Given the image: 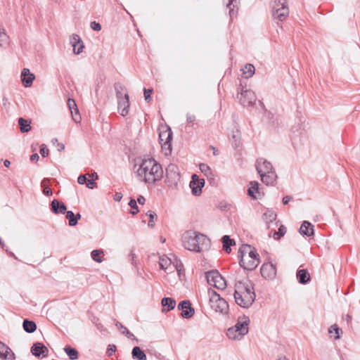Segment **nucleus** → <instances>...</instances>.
<instances>
[{
	"label": "nucleus",
	"instance_id": "1",
	"mask_svg": "<svg viewBox=\"0 0 360 360\" xmlns=\"http://www.w3.org/2000/svg\"><path fill=\"white\" fill-rule=\"evenodd\" d=\"M136 174L146 184H153L162 178L163 170L161 165L155 159L143 158L141 161Z\"/></svg>",
	"mask_w": 360,
	"mask_h": 360
},
{
	"label": "nucleus",
	"instance_id": "2",
	"mask_svg": "<svg viewBox=\"0 0 360 360\" xmlns=\"http://www.w3.org/2000/svg\"><path fill=\"white\" fill-rule=\"evenodd\" d=\"M182 244L190 251L200 252L210 248V240L202 233L188 231L182 236Z\"/></svg>",
	"mask_w": 360,
	"mask_h": 360
},
{
	"label": "nucleus",
	"instance_id": "3",
	"mask_svg": "<svg viewBox=\"0 0 360 360\" xmlns=\"http://www.w3.org/2000/svg\"><path fill=\"white\" fill-rule=\"evenodd\" d=\"M249 323L250 319L248 316H244L242 320L239 319L233 326L227 330V337L234 340H241L248 333Z\"/></svg>",
	"mask_w": 360,
	"mask_h": 360
},
{
	"label": "nucleus",
	"instance_id": "4",
	"mask_svg": "<svg viewBox=\"0 0 360 360\" xmlns=\"http://www.w3.org/2000/svg\"><path fill=\"white\" fill-rule=\"evenodd\" d=\"M259 262V255L255 248L249 251V254L245 258L240 259L239 264L245 270L253 271L257 268Z\"/></svg>",
	"mask_w": 360,
	"mask_h": 360
},
{
	"label": "nucleus",
	"instance_id": "5",
	"mask_svg": "<svg viewBox=\"0 0 360 360\" xmlns=\"http://www.w3.org/2000/svg\"><path fill=\"white\" fill-rule=\"evenodd\" d=\"M173 133L171 128L167 126V128L159 133V139L161 148L165 155H170L172 150V141Z\"/></svg>",
	"mask_w": 360,
	"mask_h": 360
},
{
	"label": "nucleus",
	"instance_id": "6",
	"mask_svg": "<svg viewBox=\"0 0 360 360\" xmlns=\"http://www.w3.org/2000/svg\"><path fill=\"white\" fill-rule=\"evenodd\" d=\"M181 179L179 169L175 164L170 163L166 168L165 182L169 187L176 188Z\"/></svg>",
	"mask_w": 360,
	"mask_h": 360
},
{
	"label": "nucleus",
	"instance_id": "7",
	"mask_svg": "<svg viewBox=\"0 0 360 360\" xmlns=\"http://www.w3.org/2000/svg\"><path fill=\"white\" fill-rule=\"evenodd\" d=\"M205 278L209 285L224 290L226 287V281L217 270H211L205 273Z\"/></svg>",
	"mask_w": 360,
	"mask_h": 360
},
{
	"label": "nucleus",
	"instance_id": "8",
	"mask_svg": "<svg viewBox=\"0 0 360 360\" xmlns=\"http://www.w3.org/2000/svg\"><path fill=\"white\" fill-rule=\"evenodd\" d=\"M238 98L240 103L243 107H253L255 104L257 98L253 91L250 89H244L240 85L238 88Z\"/></svg>",
	"mask_w": 360,
	"mask_h": 360
},
{
	"label": "nucleus",
	"instance_id": "9",
	"mask_svg": "<svg viewBox=\"0 0 360 360\" xmlns=\"http://www.w3.org/2000/svg\"><path fill=\"white\" fill-rule=\"evenodd\" d=\"M178 309L181 311V316L184 319H190L195 314V309L192 307L189 300H183L180 302L177 307Z\"/></svg>",
	"mask_w": 360,
	"mask_h": 360
},
{
	"label": "nucleus",
	"instance_id": "10",
	"mask_svg": "<svg viewBox=\"0 0 360 360\" xmlns=\"http://www.w3.org/2000/svg\"><path fill=\"white\" fill-rule=\"evenodd\" d=\"M260 273L264 278L273 280L276 276V265L271 262L264 263L260 268Z\"/></svg>",
	"mask_w": 360,
	"mask_h": 360
},
{
	"label": "nucleus",
	"instance_id": "11",
	"mask_svg": "<svg viewBox=\"0 0 360 360\" xmlns=\"http://www.w3.org/2000/svg\"><path fill=\"white\" fill-rule=\"evenodd\" d=\"M204 185L205 180L203 179H199L198 176L195 174L192 175L191 181H190V187L193 195L195 196L200 195Z\"/></svg>",
	"mask_w": 360,
	"mask_h": 360
},
{
	"label": "nucleus",
	"instance_id": "12",
	"mask_svg": "<svg viewBox=\"0 0 360 360\" xmlns=\"http://www.w3.org/2000/svg\"><path fill=\"white\" fill-rule=\"evenodd\" d=\"M211 308L217 312H219L221 314L226 315L229 313V304L224 299L220 298L214 301L210 302Z\"/></svg>",
	"mask_w": 360,
	"mask_h": 360
},
{
	"label": "nucleus",
	"instance_id": "13",
	"mask_svg": "<svg viewBox=\"0 0 360 360\" xmlns=\"http://www.w3.org/2000/svg\"><path fill=\"white\" fill-rule=\"evenodd\" d=\"M30 352L33 356L39 359L44 358L49 354V349L42 342L34 343Z\"/></svg>",
	"mask_w": 360,
	"mask_h": 360
},
{
	"label": "nucleus",
	"instance_id": "14",
	"mask_svg": "<svg viewBox=\"0 0 360 360\" xmlns=\"http://www.w3.org/2000/svg\"><path fill=\"white\" fill-rule=\"evenodd\" d=\"M259 104L264 110L263 117L266 120L267 124L271 127H278L279 125L278 116L267 110L262 101H259Z\"/></svg>",
	"mask_w": 360,
	"mask_h": 360
},
{
	"label": "nucleus",
	"instance_id": "15",
	"mask_svg": "<svg viewBox=\"0 0 360 360\" xmlns=\"http://www.w3.org/2000/svg\"><path fill=\"white\" fill-rule=\"evenodd\" d=\"M256 295H247L240 294V295L235 297V301L238 305L243 308L250 307L255 300Z\"/></svg>",
	"mask_w": 360,
	"mask_h": 360
},
{
	"label": "nucleus",
	"instance_id": "16",
	"mask_svg": "<svg viewBox=\"0 0 360 360\" xmlns=\"http://www.w3.org/2000/svg\"><path fill=\"white\" fill-rule=\"evenodd\" d=\"M255 167L258 174L266 173L274 170L271 163L262 158L257 160Z\"/></svg>",
	"mask_w": 360,
	"mask_h": 360
},
{
	"label": "nucleus",
	"instance_id": "17",
	"mask_svg": "<svg viewBox=\"0 0 360 360\" xmlns=\"http://www.w3.org/2000/svg\"><path fill=\"white\" fill-rule=\"evenodd\" d=\"M118 110L120 115L122 117H125L129 114L130 103H129V96L127 93L124 94V98L118 100Z\"/></svg>",
	"mask_w": 360,
	"mask_h": 360
},
{
	"label": "nucleus",
	"instance_id": "18",
	"mask_svg": "<svg viewBox=\"0 0 360 360\" xmlns=\"http://www.w3.org/2000/svg\"><path fill=\"white\" fill-rule=\"evenodd\" d=\"M70 42L73 47V51L75 54H79L83 51V49L84 48L83 41H82L80 37L77 34H73L71 36Z\"/></svg>",
	"mask_w": 360,
	"mask_h": 360
},
{
	"label": "nucleus",
	"instance_id": "19",
	"mask_svg": "<svg viewBox=\"0 0 360 360\" xmlns=\"http://www.w3.org/2000/svg\"><path fill=\"white\" fill-rule=\"evenodd\" d=\"M21 82L25 87L32 86L35 76L31 73L28 68H24L21 72Z\"/></svg>",
	"mask_w": 360,
	"mask_h": 360
},
{
	"label": "nucleus",
	"instance_id": "20",
	"mask_svg": "<svg viewBox=\"0 0 360 360\" xmlns=\"http://www.w3.org/2000/svg\"><path fill=\"white\" fill-rule=\"evenodd\" d=\"M68 105L71 112L72 117L74 122L76 123H79L81 121V116L75 100L72 98H69L68 100Z\"/></svg>",
	"mask_w": 360,
	"mask_h": 360
},
{
	"label": "nucleus",
	"instance_id": "21",
	"mask_svg": "<svg viewBox=\"0 0 360 360\" xmlns=\"http://www.w3.org/2000/svg\"><path fill=\"white\" fill-rule=\"evenodd\" d=\"M273 16L279 21L285 20L289 15V9L288 6H281L276 10L272 11Z\"/></svg>",
	"mask_w": 360,
	"mask_h": 360
},
{
	"label": "nucleus",
	"instance_id": "22",
	"mask_svg": "<svg viewBox=\"0 0 360 360\" xmlns=\"http://www.w3.org/2000/svg\"><path fill=\"white\" fill-rule=\"evenodd\" d=\"M51 211L53 213L58 214H65L66 213V205L61 201H59L57 199H53L51 202Z\"/></svg>",
	"mask_w": 360,
	"mask_h": 360
},
{
	"label": "nucleus",
	"instance_id": "23",
	"mask_svg": "<svg viewBox=\"0 0 360 360\" xmlns=\"http://www.w3.org/2000/svg\"><path fill=\"white\" fill-rule=\"evenodd\" d=\"M259 174L261 177L262 181L266 186L273 185L277 179L275 170Z\"/></svg>",
	"mask_w": 360,
	"mask_h": 360
},
{
	"label": "nucleus",
	"instance_id": "24",
	"mask_svg": "<svg viewBox=\"0 0 360 360\" xmlns=\"http://www.w3.org/2000/svg\"><path fill=\"white\" fill-rule=\"evenodd\" d=\"M0 358L5 360H13L14 359V354L12 350L1 342H0Z\"/></svg>",
	"mask_w": 360,
	"mask_h": 360
},
{
	"label": "nucleus",
	"instance_id": "25",
	"mask_svg": "<svg viewBox=\"0 0 360 360\" xmlns=\"http://www.w3.org/2000/svg\"><path fill=\"white\" fill-rule=\"evenodd\" d=\"M299 232L302 236H311L314 235V226L308 221H304L300 226Z\"/></svg>",
	"mask_w": 360,
	"mask_h": 360
},
{
	"label": "nucleus",
	"instance_id": "26",
	"mask_svg": "<svg viewBox=\"0 0 360 360\" xmlns=\"http://www.w3.org/2000/svg\"><path fill=\"white\" fill-rule=\"evenodd\" d=\"M297 279L301 284H307L311 280L310 274L307 269H299L296 274Z\"/></svg>",
	"mask_w": 360,
	"mask_h": 360
},
{
	"label": "nucleus",
	"instance_id": "27",
	"mask_svg": "<svg viewBox=\"0 0 360 360\" xmlns=\"http://www.w3.org/2000/svg\"><path fill=\"white\" fill-rule=\"evenodd\" d=\"M221 240L223 244V250L226 253H230L231 252V246L236 245L235 240L231 239L228 235L223 236Z\"/></svg>",
	"mask_w": 360,
	"mask_h": 360
},
{
	"label": "nucleus",
	"instance_id": "28",
	"mask_svg": "<svg viewBox=\"0 0 360 360\" xmlns=\"http://www.w3.org/2000/svg\"><path fill=\"white\" fill-rule=\"evenodd\" d=\"M162 306V311H169L172 310L176 306V301L171 297H164L161 301Z\"/></svg>",
	"mask_w": 360,
	"mask_h": 360
},
{
	"label": "nucleus",
	"instance_id": "29",
	"mask_svg": "<svg viewBox=\"0 0 360 360\" xmlns=\"http://www.w3.org/2000/svg\"><path fill=\"white\" fill-rule=\"evenodd\" d=\"M250 281H237L235 284V290H234V297L240 295V294H244V290L245 288L248 286Z\"/></svg>",
	"mask_w": 360,
	"mask_h": 360
},
{
	"label": "nucleus",
	"instance_id": "30",
	"mask_svg": "<svg viewBox=\"0 0 360 360\" xmlns=\"http://www.w3.org/2000/svg\"><path fill=\"white\" fill-rule=\"evenodd\" d=\"M115 326L120 331V333L123 335H125L129 339L134 340L136 342H138V339L134 336L133 333H131L125 326H124L120 322L116 321Z\"/></svg>",
	"mask_w": 360,
	"mask_h": 360
},
{
	"label": "nucleus",
	"instance_id": "31",
	"mask_svg": "<svg viewBox=\"0 0 360 360\" xmlns=\"http://www.w3.org/2000/svg\"><path fill=\"white\" fill-rule=\"evenodd\" d=\"M23 330L27 333H32L37 330V324L34 321L24 319L22 322Z\"/></svg>",
	"mask_w": 360,
	"mask_h": 360
},
{
	"label": "nucleus",
	"instance_id": "32",
	"mask_svg": "<svg viewBox=\"0 0 360 360\" xmlns=\"http://www.w3.org/2000/svg\"><path fill=\"white\" fill-rule=\"evenodd\" d=\"M31 121L23 117L18 118V124L22 133H27L31 130Z\"/></svg>",
	"mask_w": 360,
	"mask_h": 360
},
{
	"label": "nucleus",
	"instance_id": "33",
	"mask_svg": "<svg viewBox=\"0 0 360 360\" xmlns=\"http://www.w3.org/2000/svg\"><path fill=\"white\" fill-rule=\"evenodd\" d=\"M132 358L137 360H146L144 352L138 346L134 347L131 352Z\"/></svg>",
	"mask_w": 360,
	"mask_h": 360
},
{
	"label": "nucleus",
	"instance_id": "34",
	"mask_svg": "<svg viewBox=\"0 0 360 360\" xmlns=\"http://www.w3.org/2000/svg\"><path fill=\"white\" fill-rule=\"evenodd\" d=\"M250 187L248 189V195L253 199H257L255 191L257 193L259 191V184L256 181H252L250 182Z\"/></svg>",
	"mask_w": 360,
	"mask_h": 360
},
{
	"label": "nucleus",
	"instance_id": "35",
	"mask_svg": "<svg viewBox=\"0 0 360 360\" xmlns=\"http://www.w3.org/2000/svg\"><path fill=\"white\" fill-rule=\"evenodd\" d=\"M252 248H255L254 247H252V245H248V244H243L240 248H239V250H238V259H243L245 258V257L246 256V254L248 253V255L249 254V251L252 249Z\"/></svg>",
	"mask_w": 360,
	"mask_h": 360
},
{
	"label": "nucleus",
	"instance_id": "36",
	"mask_svg": "<svg viewBox=\"0 0 360 360\" xmlns=\"http://www.w3.org/2000/svg\"><path fill=\"white\" fill-rule=\"evenodd\" d=\"M276 213L271 210H268L263 214V219L265 221L266 224L274 221L276 219Z\"/></svg>",
	"mask_w": 360,
	"mask_h": 360
},
{
	"label": "nucleus",
	"instance_id": "37",
	"mask_svg": "<svg viewBox=\"0 0 360 360\" xmlns=\"http://www.w3.org/2000/svg\"><path fill=\"white\" fill-rule=\"evenodd\" d=\"M64 351L70 360H75L78 359L79 353L75 348L67 345L64 347Z\"/></svg>",
	"mask_w": 360,
	"mask_h": 360
},
{
	"label": "nucleus",
	"instance_id": "38",
	"mask_svg": "<svg viewBox=\"0 0 360 360\" xmlns=\"http://www.w3.org/2000/svg\"><path fill=\"white\" fill-rule=\"evenodd\" d=\"M114 87H115L116 98H117V101L123 98H124L123 91H126L125 86H123L120 82H116L114 84Z\"/></svg>",
	"mask_w": 360,
	"mask_h": 360
},
{
	"label": "nucleus",
	"instance_id": "39",
	"mask_svg": "<svg viewBox=\"0 0 360 360\" xmlns=\"http://www.w3.org/2000/svg\"><path fill=\"white\" fill-rule=\"evenodd\" d=\"M9 43V37L5 30L0 27V46L5 47Z\"/></svg>",
	"mask_w": 360,
	"mask_h": 360
},
{
	"label": "nucleus",
	"instance_id": "40",
	"mask_svg": "<svg viewBox=\"0 0 360 360\" xmlns=\"http://www.w3.org/2000/svg\"><path fill=\"white\" fill-rule=\"evenodd\" d=\"M242 70L243 74L245 75V77L250 78L255 74V68L253 65L247 63Z\"/></svg>",
	"mask_w": 360,
	"mask_h": 360
},
{
	"label": "nucleus",
	"instance_id": "41",
	"mask_svg": "<svg viewBox=\"0 0 360 360\" xmlns=\"http://www.w3.org/2000/svg\"><path fill=\"white\" fill-rule=\"evenodd\" d=\"M240 136H241L240 131L238 128L236 129V131H233L231 137L233 139L232 145L233 146V147L238 148L240 146Z\"/></svg>",
	"mask_w": 360,
	"mask_h": 360
},
{
	"label": "nucleus",
	"instance_id": "42",
	"mask_svg": "<svg viewBox=\"0 0 360 360\" xmlns=\"http://www.w3.org/2000/svg\"><path fill=\"white\" fill-rule=\"evenodd\" d=\"M49 181V179H44L41 182V186L43 189V193L46 196H50L53 194L52 190L48 185Z\"/></svg>",
	"mask_w": 360,
	"mask_h": 360
},
{
	"label": "nucleus",
	"instance_id": "43",
	"mask_svg": "<svg viewBox=\"0 0 360 360\" xmlns=\"http://www.w3.org/2000/svg\"><path fill=\"white\" fill-rule=\"evenodd\" d=\"M103 253V250H94L91 252V258L94 261L96 262H101L103 261L101 257V254Z\"/></svg>",
	"mask_w": 360,
	"mask_h": 360
},
{
	"label": "nucleus",
	"instance_id": "44",
	"mask_svg": "<svg viewBox=\"0 0 360 360\" xmlns=\"http://www.w3.org/2000/svg\"><path fill=\"white\" fill-rule=\"evenodd\" d=\"M335 333V335L334 336L335 340H339L340 338V333H342V329H340L337 324L332 325L329 329L328 333L330 334H332L333 333Z\"/></svg>",
	"mask_w": 360,
	"mask_h": 360
},
{
	"label": "nucleus",
	"instance_id": "45",
	"mask_svg": "<svg viewBox=\"0 0 360 360\" xmlns=\"http://www.w3.org/2000/svg\"><path fill=\"white\" fill-rule=\"evenodd\" d=\"M66 218L68 219V225L70 226H75L77 225V221L75 217V214L72 211H67L66 212Z\"/></svg>",
	"mask_w": 360,
	"mask_h": 360
},
{
	"label": "nucleus",
	"instance_id": "46",
	"mask_svg": "<svg viewBox=\"0 0 360 360\" xmlns=\"http://www.w3.org/2000/svg\"><path fill=\"white\" fill-rule=\"evenodd\" d=\"M200 170L202 173H203L205 176H207L208 178L210 176L212 175V170L210 167L205 163H200L199 165Z\"/></svg>",
	"mask_w": 360,
	"mask_h": 360
},
{
	"label": "nucleus",
	"instance_id": "47",
	"mask_svg": "<svg viewBox=\"0 0 360 360\" xmlns=\"http://www.w3.org/2000/svg\"><path fill=\"white\" fill-rule=\"evenodd\" d=\"M171 263V259L167 257L160 258L159 265L161 269H167L168 266H169Z\"/></svg>",
	"mask_w": 360,
	"mask_h": 360
},
{
	"label": "nucleus",
	"instance_id": "48",
	"mask_svg": "<svg viewBox=\"0 0 360 360\" xmlns=\"http://www.w3.org/2000/svg\"><path fill=\"white\" fill-rule=\"evenodd\" d=\"M286 233V227L283 225H281L278 230L274 233V238L275 240H279Z\"/></svg>",
	"mask_w": 360,
	"mask_h": 360
},
{
	"label": "nucleus",
	"instance_id": "49",
	"mask_svg": "<svg viewBox=\"0 0 360 360\" xmlns=\"http://www.w3.org/2000/svg\"><path fill=\"white\" fill-rule=\"evenodd\" d=\"M128 205L130 206V207L132 209V210L130 212V213L132 215H136L139 212V210L138 208L137 202L134 198H131Z\"/></svg>",
	"mask_w": 360,
	"mask_h": 360
},
{
	"label": "nucleus",
	"instance_id": "50",
	"mask_svg": "<svg viewBox=\"0 0 360 360\" xmlns=\"http://www.w3.org/2000/svg\"><path fill=\"white\" fill-rule=\"evenodd\" d=\"M146 215L149 217V221H148V226L150 227V228H153L155 226V218L156 219L157 218V214L155 212L153 211H151V210H149L148 211V212L146 213Z\"/></svg>",
	"mask_w": 360,
	"mask_h": 360
},
{
	"label": "nucleus",
	"instance_id": "51",
	"mask_svg": "<svg viewBox=\"0 0 360 360\" xmlns=\"http://www.w3.org/2000/svg\"><path fill=\"white\" fill-rule=\"evenodd\" d=\"M271 6L272 11L276 10L281 6H288L287 0H274Z\"/></svg>",
	"mask_w": 360,
	"mask_h": 360
},
{
	"label": "nucleus",
	"instance_id": "52",
	"mask_svg": "<svg viewBox=\"0 0 360 360\" xmlns=\"http://www.w3.org/2000/svg\"><path fill=\"white\" fill-rule=\"evenodd\" d=\"M208 295L210 297V302L214 301L216 302L217 300L221 298L219 293H217L215 290L210 288L208 290Z\"/></svg>",
	"mask_w": 360,
	"mask_h": 360
},
{
	"label": "nucleus",
	"instance_id": "53",
	"mask_svg": "<svg viewBox=\"0 0 360 360\" xmlns=\"http://www.w3.org/2000/svg\"><path fill=\"white\" fill-rule=\"evenodd\" d=\"M153 89H143L144 98L146 103H150L151 101V94L153 93Z\"/></svg>",
	"mask_w": 360,
	"mask_h": 360
},
{
	"label": "nucleus",
	"instance_id": "54",
	"mask_svg": "<svg viewBox=\"0 0 360 360\" xmlns=\"http://www.w3.org/2000/svg\"><path fill=\"white\" fill-rule=\"evenodd\" d=\"M244 295H256L255 293L253 285L251 283V281L248 284V286H247V288H245V290H244Z\"/></svg>",
	"mask_w": 360,
	"mask_h": 360
},
{
	"label": "nucleus",
	"instance_id": "55",
	"mask_svg": "<svg viewBox=\"0 0 360 360\" xmlns=\"http://www.w3.org/2000/svg\"><path fill=\"white\" fill-rule=\"evenodd\" d=\"M39 152L43 158H46L49 155V149L46 148V146L45 144L41 145Z\"/></svg>",
	"mask_w": 360,
	"mask_h": 360
},
{
	"label": "nucleus",
	"instance_id": "56",
	"mask_svg": "<svg viewBox=\"0 0 360 360\" xmlns=\"http://www.w3.org/2000/svg\"><path fill=\"white\" fill-rule=\"evenodd\" d=\"M91 28L94 31H100L101 30V25L96 22V21H92L90 23Z\"/></svg>",
	"mask_w": 360,
	"mask_h": 360
},
{
	"label": "nucleus",
	"instance_id": "57",
	"mask_svg": "<svg viewBox=\"0 0 360 360\" xmlns=\"http://www.w3.org/2000/svg\"><path fill=\"white\" fill-rule=\"evenodd\" d=\"M116 351V346L114 345H109L107 349V354L109 356H112Z\"/></svg>",
	"mask_w": 360,
	"mask_h": 360
},
{
	"label": "nucleus",
	"instance_id": "58",
	"mask_svg": "<svg viewBox=\"0 0 360 360\" xmlns=\"http://www.w3.org/2000/svg\"><path fill=\"white\" fill-rule=\"evenodd\" d=\"M96 185L95 179H89L86 181V186L89 188H94Z\"/></svg>",
	"mask_w": 360,
	"mask_h": 360
},
{
	"label": "nucleus",
	"instance_id": "59",
	"mask_svg": "<svg viewBox=\"0 0 360 360\" xmlns=\"http://www.w3.org/2000/svg\"><path fill=\"white\" fill-rule=\"evenodd\" d=\"M87 179L86 177V175L81 174L77 178V182L79 184H86Z\"/></svg>",
	"mask_w": 360,
	"mask_h": 360
},
{
	"label": "nucleus",
	"instance_id": "60",
	"mask_svg": "<svg viewBox=\"0 0 360 360\" xmlns=\"http://www.w3.org/2000/svg\"><path fill=\"white\" fill-rule=\"evenodd\" d=\"M233 1H236V0H229V4H227V7L229 8V15H230L231 19H232L233 13H234L233 8H232L231 7V6Z\"/></svg>",
	"mask_w": 360,
	"mask_h": 360
},
{
	"label": "nucleus",
	"instance_id": "61",
	"mask_svg": "<svg viewBox=\"0 0 360 360\" xmlns=\"http://www.w3.org/2000/svg\"><path fill=\"white\" fill-rule=\"evenodd\" d=\"M195 120V116L193 115L187 114L186 122L188 123H193Z\"/></svg>",
	"mask_w": 360,
	"mask_h": 360
},
{
	"label": "nucleus",
	"instance_id": "62",
	"mask_svg": "<svg viewBox=\"0 0 360 360\" xmlns=\"http://www.w3.org/2000/svg\"><path fill=\"white\" fill-rule=\"evenodd\" d=\"M122 198V194L120 192H117L115 195H114V198L113 199L117 201V202H120L121 200V199Z\"/></svg>",
	"mask_w": 360,
	"mask_h": 360
},
{
	"label": "nucleus",
	"instance_id": "63",
	"mask_svg": "<svg viewBox=\"0 0 360 360\" xmlns=\"http://www.w3.org/2000/svg\"><path fill=\"white\" fill-rule=\"evenodd\" d=\"M292 200V197L290 195H285L283 198L282 202L283 205H287Z\"/></svg>",
	"mask_w": 360,
	"mask_h": 360
},
{
	"label": "nucleus",
	"instance_id": "64",
	"mask_svg": "<svg viewBox=\"0 0 360 360\" xmlns=\"http://www.w3.org/2000/svg\"><path fill=\"white\" fill-rule=\"evenodd\" d=\"M137 203L140 205H143L146 202V198L143 195H139L136 200Z\"/></svg>",
	"mask_w": 360,
	"mask_h": 360
}]
</instances>
